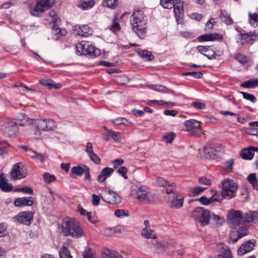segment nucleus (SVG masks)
<instances>
[{"label":"nucleus","mask_w":258,"mask_h":258,"mask_svg":"<svg viewBox=\"0 0 258 258\" xmlns=\"http://www.w3.org/2000/svg\"><path fill=\"white\" fill-rule=\"evenodd\" d=\"M170 206L172 208L179 209L183 206V198L181 196L174 195L169 201Z\"/></svg>","instance_id":"nucleus-23"},{"label":"nucleus","mask_w":258,"mask_h":258,"mask_svg":"<svg viewBox=\"0 0 258 258\" xmlns=\"http://www.w3.org/2000/svg\"><path fill=\"white\" fill-rule=\"evenodd\" d=\"M175 137L173 133H168L163 137V141L166 143H171Z\"/></svg>","instance_id":"nucleus-56"},{"label":"nucleus","mask_w":258,"mask_h":258,"mask_svg":"<svg viewBox=\"0 0 258 258\" xmlns=\"http://www.w3.org/2000/svg\"><path fill=\"white\" fill-rule=\"evenodd\" d=\"M238 232L237 236L240 238L247 234V230L243 224L237 226L235 228Z\"/></svg>","instance_id":"nucleus-47"},{"label":"nucleus","mask_w":258,"mask_h":258,"mask_svg":"<svg viewBox=\"0 0 258 258\" xmlns=\"http://www.w3.org/2000/svg\"><path fill=\"white\" fill-rule=\"evenodd\" d=\"M102 200L110 205H116L121 202V197L115 191L108 188H105L100 194Z\"/></svg>","instance_id":"nucleus-7"},{"label":"nucleus","mask_w":258,"mask_h":258,"mask_svg":"<svg viewBox=\"0 0 258 258\" xmlns=\"http://www.w3.org/2000/svg\"><path fill=\"white\" fill-rule=\"evenodd\" d=\"M184 76H191L195 78L199 79L201 78L203 75V74L201 72H185L183 74Z\"/></svg>","instance_id":"nucleus-59"},{"label":"nucleus","mask_w":258,"mask_h":258,"mask_svg":"<svg viewBox=\"0 0 258 258\" xmlns=\"http://www.w3.org/2000/svg\"><path fill=\"white\" fill-rule=\"evenodd\" d=\"M174 0H161L160 5L165 9H171L173 7Z\"/></svg>","instance_id":"nucleus-52"},{"label":"nucleus","mask_w":258,"mask_h":258,"mask_svg":"<svg viewBox=\"0 0 258 258\" xmlns=\"http://www.w3.org/2000/svg\"><path fill=\"white\" fill-rule=\"evenodd\" d=\"M40 84L51 90L52 89H58L61 88L62 85L59 83L55 84L54 81L50 79H42L39 80Z\"/></svg>","instance_id":"nucleus-29"},{"label":"nucleus","mask_w":258,"mask_h":258,"mask_svg":"<svg viewBox=\"0 0 258 258\" xmlns=\"http://www.w3.org/2000/svg\"><path fill=\"white\" fill-rule=\"evenodd\" d=\"M254 151L257 152L258 148L250 147L245 148L242 150L240 156L244 159L251 160L253 157Z\"/></svg>","instance_id":"nucleus-25"},{"label":"nucleus","mask_w":258,"mask_h":258,"mask_svg":"<svg viewBox=\"0 0 258 258\" xmlns=\"http://www.w3.org/2000/svg\"><path fill=\"white\" fill-rule=\"evenodd\" d=\"M241 86L247 88H252L257 87L258 86V78L245 81L241 84Z\"/></svg>","instance_id":"nucleus-42"},{"label":"nucleus","mask_w":258,"mask_h":258,"mask_svg":"<svg viewBox=\"0 0 258 258\" xmlns=\"http://www.w3.org/2000/svg\"><path fill=\"white\" fill-rule=\"evenodd\" d=\"M107 132L110 134L111 138L116 142H120L123 139L120 132H116L111 130H107Z\"/></svg>","instance_id":"nucleus-41"},{"label":"nucleus","mask_w":258,"mask_h":258,"mask_svg":"<svg viewBox=\"0 0 258 258\" xmlns=\"http://www.w3.org/2000/svg\"><path fill=\"white\" fill-rule=\"evenodd\" d=\"M241 42L242 44L249 43L254 40L255 35L254 33H241Z\"/></svg>","instance_id":"nucleus-35"},{"label":"nucleus","mask_w":258,"mask_h":258,"mask_svg":"<svg viewBox=\"0 0 258 258\" xmlns=\"http://www.w3.org/2000/svg\"><path fill=\"white\" fill-rule=\"evenodd\" d=\"M130 23L133 31L140 38L144 39L147 32V19L143 12H135L131 16Z\"/></svg>","instance_id":"nucleus-1"},{"label":"nucleus","mask_w":258,"mask_h":258,"mask_svg":"<svg viewBox=\"0 0 258 258\" xmlns=\"http://www.w3.org/2000/svg\"><path fill=\"white\" fill-rule=\"evenodd\" d=\"M206 189V187L196 186L190 188L188 190V193L190 196L195 197L200 195Z\"/></svg>","instance_id":"nucleus-40"},{"label":"nucleus","mask_w":258,"mask_h":258,"mask_svg":"<svg viewBox=\"0 0 258 258\" xmlns=\"http://www.w3.org/2000/svg\"><path fill=\"white\" fill-rule=\"evenodd\" d=\"M219 18L227 25H230L233 23L232 19L226 10L221 11L219 15Z\"/></svg>","instance_id":"nucleus-34"},{"label":"nucleus","mask_w":258,"mask_h":258,"mask_svg":"<svg viewBox=\"0 0 258 258\" xmlns=\"http://www.w3.org/2000/svg\"><path fill=\"white\" fill-rule=\"evenodd\" d=\"M1 130L9 137H14L19 133L17 124L14 121H9L5 123Z\"/></svg>","instance_id":"nucleus-14"},{"label":"nucleus","mask_w":258,"mask_h":258,"mask_svg":"<svg viewBox=\"0 0 258 258\" xmlns=\"http://www.w3.org/2000/svg\"><path fill=\"white\" fill-rule=\"evenodd\" d=\"M114 215L116 217L119 218H122L128 216V212L124 210H116L114 212Z\"/></svg>","instance_id":"nucleus-54"},{"label":"nucleus","mask_w":258,"mask_h":258,"mask_svg":"<svg viewBox=\"0 0 258 258\" xmlns=\"http://www.w3.org/2000/svg\"><path fill=\"white\" fill-rule=\"evenodd\" d=\"M144 224L145 227L143 228L141 232L143 237L148 239H155L156 238V233L154 230L151 229L150 222L147 220H145L144 221Z\"/></svg>","instance_id":"nucleus-19"},{"label":"nucleus","mask_w":258,"mask_h":258,"mask_svg":"<svg viewBox=\"0 0 258 258\" xmlns=\"http://www.w3.org/2000/svg\"><path fill=\"white\" fill-rule=\"evenodd\" d=\"M27 170L22 163L16 164L11 171V176L14 180L21 179L27 175Z\"/></svg>","instance_id":"nucleus-12"},{"label":"nucleus","mask_w":258,"mask_h":258,"mask_svg":"<svg viewBox=\"0 0 258 258\" xmlns=\"http://www.w3.org/2000/svg\"><path fill=\"white\" fill-rule=\"evenodd\" d=\"M249 22L250 24L254 27L258 26V14L249 13Z\"/></svg>","instance_id":"nucleus-48"},{"label":"nucleus","mask_w":258,"mask_h":258,"mask_svg":"<svg viewBox=\"0 0 258 258\" xmlns=\"http://www.w3.org/2000/svg\"><path fill=\"white\" fill-rule=\"evenodd\" d=\"M33 218V213L31 212H23L15 217V219L19 223L29 225Z\"/></svg>","instance_id":"nucleus-16"},{"label":"nucleus","mask_w":258,"mask_h":258,"mask_svg":"<svg viewBox=\"0 0 258 258\" xmlns=\"http://www.w3.org/2000/svg\"><path fill=\"white\" fill-rule=\"evenodd\" d=\"M136 198L139 202L144 204L149 203L153 199L152 194L143 186L139 187L136 191Z\"/></svg>","instance_id":"nucleus-13"},{"label":"nucleus","mask_w":258,"mask_h":258,"mask_svg":"<svg viewBox=\"0 0 258 258\" xmlns=\"http://www.w3.org/2000/svg\"><path fill=\"white\" fill-rule=\"evenodd\" d=\"M243 220L247 223H256L258 222V212L249 211L243 215Z\"/></svg>","instance_id":"nucleus-27"},{"label":"nucleus","mask_w":258,"mask_h":258,"mask_svg":"<svg viewBox=\"0 0 258 258\" xmlns=\"http://www.w3.org/2000/svg\"><path fill=\"white\" fill-rule=\"evenodd\" d=\"M254 246V242L251 240H248L244 242L238 248L237 250L238 254L242 255L247 252H250L252 250Z\"/></svg>","instance_id":"nucleus-22"},{"label":"nucleus","mask_w":258,"mask_h":258,"mask_svg":"<svg viewBox=\"0 0 258 258\" xmlns=\"http://www.w3.org/2000/svg\"><path fill=\"white\" fill-rule=\"evenodd\" d=\"M156 184L159 186H169L172 187V188H175V185L174 183H170L169 181L166 180L164 178L160 177H159L157 178Z\"/></svg>","instance_id":"nucleus-39"},{"label":"nucleus","mask_w":258,"mask_h":258,"mask_svg":"<svg viewBox=\"0 0 258 258\" xmlns=\"http://www.w3.org/2000/svg\"><path fill=\"white\" fill-rule=\"evenodd\" d=\"M219 254L215 258H233L229 247L224 243H219L217 246Z\"/></svg>","instance_id":"nucleus-18"},{"label":"nucleus","mask_w":258,"mask_h":258,"mask_svg":"<svg viewBox=\"0 0 258 258\" xmlns=\"http://www.w3.org/2000/svg\"><path fill=\"white\" fill-rule=\"evenodd\" d=\"M69 242H65L59 250L60 258H73L70 251L68 250L67 246Z\"/></svg>","instance_id":"nucleus-36"},{"label":"nucleus","mask_w":258,"mask_h":258,"mask_svg":"<svg viewBox=\"0 0 258 258\" xmlns=\"http://www.w3.org/2000/svg\"><path fill=\"white\" fill-rule=\"evenodd\" d=\"M174 12L176 17L177 24H182L183 18V2L178 1L174 5Z\"/></svg>","instance_id":"nucleus-17"},{"label":"nucleus","mask_w":258,"mask_h":258,"mask_svg":"<svg viewBox=\"0 0 258 258\" xmlns=\"http://www.w3.org/2000/svg\"><path fill=\"white\" fill-rule=\"evenodd\" d=\"M233 163L234 161L232 159H229L228 160L225 162L224 164V167L227 172H230L232 171Z\"/></svg>","instance_id":"nucleus-55"},{"label":"nucleus","mask_w":258,"mask_h":258,"mask_svg":"<svg viewBox=\"0 0 258 258\" xmlns=\"http://www.w3.org/2000/svg\"><path fill=\"white\" fill-rule=\"evenodd\" d=\"M247 180L252 185V186L257 190L258 180L255 173L250 174L247 177Z\"/></svg>","instance_id":"nucleus-49"},{"label":"nucleus","mask_w":258,"mask_h":258,"mask_svg":"<svg viewBox=\"0 0 258 258\" xmlns=\"http://www.w3.org/2000/svg\"><path fill=\"white\" fill-rule=\"evenodd\" d=\"M46 20L48 21L50 23H53V29L57 34L60 33L61 35H63L62 30L59 28L58 25L60 23V19L57 17V15L55 11H51L50 12L48 16L46 19Z\"/></svg>","instance_id":"nucleus-15"},{"label":"nucleus","mask_w":258,"mask_h":258,"mask_svg":"<svg viewBox=\"0 0 258 258\" xmlns=\"http://www.w3.org/2000/svg\"><path fill=\"white\" fill-rule=\"evenodd\" d=\"M234 58L241 64H245L248 61V58L246 56L240 53L236 54Z\"/></svg>","instance_id":"nucleus-53"},{"label":"nucleus","mask_w":258,"mask_h":258,"mask_svg":"<svg viewBox=\"0 0 258 258\" xmlns=\"http://www.w3.org/2000/svg\"><path fill=\"white\" fill-rule=\"evenodd\" d=\"M77 52L79 55H96L99 53L98 49H95V47L90 45L88 42L81 41L76 46Z\"/></svg>","instance_id":"nucleus-9"},{"label":"nucleus","mask_w":258,"mask_h":258,"mask_svg":"<svg viewBox=\"0 0 258 258\" xmlns=\"http://www.w3.org/2000/svg\"><path fill=\"white\" fill-rule=\"evenodd\" d=\"M28 155L35 160L39 161L40 162H44V158L43 155L41 154H38L33 151L30 150L28 152Z\"/></svg>","instance_id":"nucleus-46"},{"label":"nucleus","mask_w":258,"mask_h":258,"mask_svg":"<svg viewBox=\"0 0 258 258\" xmlns=\"http://www.w3.org/2000/svg\"><path fill=\"white\" fill-rule=\"evenodd\" d=\"M101 258H122V256L116 251L105 248L102 251Z\"/></svg>","instance_id":"nucleus-30"},{"label":"nucleus","mask_w":258,"mask_h":258,"mask_svg":"<svg viewBox=\"0 0 258 258\" xmlns=\"http://www.w3.org/2000/svg\"><path fill=\"white\" fill-rule=\"evenodd\" d=\"M16 191H22L24 193L32 195L33 194V189L28 186H25L22 188H18Z\"/></svg>","instance_id":"nucleus-61"},{"label":"nucleus","mask_w":258,"mask_h":258,"mask_svg":"<svg viewBox=\"0 0 258 258\" xmlns=\"http://www.w3.org/2000/svg\"><path fill=\"white\" fill-rule=\"evenodd\" d=\"M73 30L76 32L77 35L85 37L88 36L92 32L91 29L87 25L75 26Z\"/></svg>","instance_id":"nucleus-24"},{"label":"nucleus","mask_w":258,"mask_h":258,"mask_svg":"<svg viewBox=\"0 0 258 258\" xmlns=\"http://www.w3.org/2000/svg\"><path fill=\"white\" fill-rule=\"evenodd\" d=\"M94 5L93 0H81L80 4V7L82 9H88L91 8Z\"/></svg>","instance_id":"nucleus-44"},{"label":"nucleus","mask_w":258,"mask_h":258,"mask_svg":"<svg viewBox=\"0 0 258 258\" xmlns=\"http://www.w3.org/2000/svg\"><path fill=\"white\" fill-rule=\"evenodd\" d=\"M54 0H38L31 13L33 16H37L39 13H42L51 8L54 4Z\"/></svg>","instance_id":"nucleus-11"},{"label":"nucleus","mask_w":258,"mask_h":258,"mask_svg":"<svg viewBox=\"0 0 258 258\" xmlns=\"http://www.w3.org/2000/svg\"><path fill=\"white\" fill-rule=\"evenodd\" d=\"M223 39L222 34L218 33H208L200 36L199 41H222Z\"/></svg>","instance_id":"nucleus-21"},{"label":"nucleus","mask_w":258,"mask_h":258,"mask_svg":"<svg viewBox=\"0 0 258 258\" xmlns=\"http://www.w3.org/2000/svg\"><path fill=\"white\" fill-rule=\"evenodd\" d=\"M138 54L145 60L151 61L154 59V57L152 53L146 50H141L137 51Z\"/></svg>","instance_id":"nucleus-37"},{"label":"nucleus","mask_w":258,"mask_h":258,"mask_svg":"<svg viewBox=\"0 0 258 258\" xmlns=\"http://www.w3.org/2000/svg\"><path fill=\"white\" fill-rule=\"evenodd\" d=\"M241 94L245 99L249 100L252 102H255L256 101V98L252 94L245 92H241Z\"/></svg>","instance_id":"nucleus-60"},{"label":"nucleus","mask_w":258,"mask_h":258,"mask_svg":"<svg viewBox=\"0 0 258 258\" xmlns=\"http://www.w3.org/2000/svg\"><path fill=\"white\" fill-rule=\"evenodd\" d=\"M154 247L156 251L158 253L162 252L167 247V243L164 242L156 241L154 243Z\"/></svg>","instance_id":"nucleus-45"},{"label":"nucleus","mask_w":258,"mask_h":258,"mask_svg":"<svg viewBox=\"0 0 258 258\" xmlns=\"http://www.w3.org/2000/svg\"><path fill=\"white\" fill-rule=\"evenodd\" d=\"M199 183L203 185L210 186L212 184V182L210 179H209L206 177L202 176L199 178Z\"/></svg>","instance_id":"nucleus-58"},{"label":"nucleus","mask_w":258,"mask_h":258,"mask_svg":"<svg viewBox=\"0 0 258 258\" xmlns=\"http://www.w3.org/2000/svg\"><path fill=\"white\" fill-rule=\"evenodd\" d=\"M100 198L99 196L93 194L92 196V203L94 206H98L99 205Z\"/></svg>","instance_id":"nucleus-63"},{"label":"nucleus","mask_w":258,"mask_h":258,"mask_svg":"<svg viewBox=\"0 0 258 258\" xmlns=\"http://www.w3.org/2000/svg\"><path fill=\"white\" fill-rule=\"evenodd\" d=\"M43 178L45 181L47 183H50L54 181L56 179L54 175L45 173L43 175Z\"/></svg>","instance_id":"nucleus-57"},{"label":"nucleus","mask_w":258,"mask_h":258,"mask_svg":"<svg viewBox=\"0 0 258 258\" xmlns=\"http://www.w3.org/2000/svg\"><path fill=\"white\" fill-rule=\"evenodd\" d=\"M0 188L6 192L10 191L12 189V186L8 184L6 176L4 174H0Z\"/></svg>","instance_id":"nucleus-31"},{"label":"nucleus","mask_w":258,"mask_h":258,"mask_svg":"<svg viewBox=\"0 0 258 258\" xmlns=\"http://www.w3.org/2000/svg\"><path fill=\"white\" fill-rule=\"evenodd\" d=\"M212 212L203 207H197L192 212L191 215L194 220L200 223L202 226L209 224Z\"/></svg>","instance_id":"nucleus-5"},{"label":"nucleus","mask_w":258,"mask_h":258,"mask_svg":"<svg viewBox=\"0 0 258 258\" xmlns=\"http://www.w3.org/2000/svg\"><path fill=\"white\" fill-rule=\"evenodd\" d=\"M191 106L197 109H204L206 108V105L204 103L198 101L192 102Z\"/></svg>","instance_id":"nucleus-62"},{"label":"nucleus","mask_w":258,"mask_h":258,"mask_svg":"<svg viewBox=\"0 0 258 258\" xmlns=\"http://www.w3.org/2000/svg\"><path fill=\"white\" fill-rule=\"evenodd\" d=\"M14 204L17 207L31 206L33 204V200L32 197L18 198L16 199Z\"/></svg>","instance_id":"nucleus-26"},{"label":"nucleus","mask_w":258,"mask_h":258,"mask_svg":"<svg viewBox=\"0 0 258 258\" xmlns=\"http://www.w3.org/2000/svg\"><path fill=\"white\" fill-rule=\"evenodd\" d=\"M36 119L30 118L27 115L24 113L20 114L17 121V125L22 126L33 125L35 126Z\"/></svg>","instance_id":"nucleus-20"},{"label":"nucleus","mask_w":258,"mask_h":258,"mask_svg":"<svg viewBox=\"0 0 258 258\" xmlns=\"http://www.w3.org/2000/svg\"><path fill=\"white\" fill-rule=\"evenodd\" d=\"M150 88L160 93H168L170 92V91L168 88L162 85H150Z\"/></svg>","instance_id":"nucleus-43"},{"label":"nucleus","mask_w":258,"mask_h":258,"mask_svg":"<svg viewBox=\"0 0 258 258\" xmlns=\"http://www.w3.org/2000/svg\"><path fill=\"white\" fill-rule=\"evenodd\" d=\"M103 5L104 6L114 9L117 5V0H104Z\"/></svg>","instance_id":"nucleus-51"},{"label":"nucleus","mask_w":258,"mask_h":258,"mask_svg":"<svg viewBox=\"0 0 258 258\" xmlns=\"http://www.w3.org/2000/svg\"><path fill=\"white\" fill-rule=\"evenodd\" d=\"M111 121L115 125H127L130 122L128 120L124 117H118L113 119H112Z\"/></svg>","instance_id":"nucleus-50"},{"label":"nucleus","mask_w":258,"mask_h":258,"mask_svg":"<svg viewBox=\"0 0 258 258\" xmlns=\"http://www.w3.org/2000/svg\"><path fill=\"white\" fill-rule=\"evenodd\" d=\"M87 166L85 165H78L71 169V175L75 177V175L81 176L86 170Z\"/></svg>","instance_id":"nucleus-32"},{"label":"nucleus","mask_w":258,"mask_h":258,"mask_svg":"<svg viewBox=\"0 0 258 258\" xmlns=\"http://www.w3.org/2000/svg\"><path fill=\"white\" fill-rule=\"evenodd\" d=\"M196 49L199 53L205 55L210 59H219L220 57L223 54L222 51L217 53L211 46L199 45L197 47Z\"/></svg>","instance_id":"nucleus-10"},{"label":"nucleus","mask_w":258,"mask_h":258,"mask_svg":"<svg viewBox=\"0 0 258 258\" xmlns=\"http://www.w3.org/2000/svg\"><path fill=\"white\" fill-rule=\"evenodd\" d=\"M222 151L223 147L221 145L215 143L208 144L199 149V156L206 159H215L219 157Z\"/></svg>","instance_id":"nucleus-3"},{"label":"nucleus","mask_w":258,"mask_h":258,"mask_svg":"<svg viewBox=\"0 0 258 258\" xmlns=\"http://www.w3.org/2000/svg\"><path fill=\"white\" fill-rule=\"evenodd\" d=\"M36 131L35 132V138L39 139L41 137V132H50L56 128V122L50 118L36 119L35 126Z\"/></svg>","instance_id":"nucleus-4"},{"label":"nucleus","mask_w":258,"mask_h":258,"mask_svg":"<svg viewBox=\"0 0 258 258\" xmlns=\"http://www.w3.org/2000/svg\"><path fill=\"white\" fill-rule=\"evenodd\" d=\"M84 231L79 224L74 219H64L61 225V233L66 236L79 238L83 236Z\"/></svg>","instance_id":"nucleus-2"},{"label":"nucleus","mask_w":258,"mask_h":258,"mask_svg":"<svg viewBox=\"0 0 258 258\" xmlns=\"http://www.w3.org/2000/svg\"><path fill=\"white\" fill-rule=\"evenodd\" d=\"M227 218L230 227L233 228H237V226L242 224L241 222L243 220V216H242L241 211L234 209L228 211Z\"/></svg>","instance_id":"nucleus-8"},{"label":"nucleus","mask_w":258,"mask_h":258,"mask_svg":"<svg viewBox=\"0 0 258 258\" xmlns=\"http://www.w3.org/2000/svg\"><path fill=\"white\" fill-rule=\"evenodd\" d=\"M113 171V169L109 167H105L103 169L97 177L98 181L99 182H104L107 178L111 176Z\"/></svg>","instance_id":"nucleus-28"},{"label":"nucleus","mask_w":258,"mask_h":258,"mask_svg":"<svg viewBox=\"0 0 258 258\" xmlns=\"http://www.w3.org/2000/svg\"><path fill=\"white\" fill-rule=\"evenodd\" d=\"M222 184L221 194L223 198L231 199L236 196L237 185L233 180L229 178L225 179L222 181Z\"/></svg>","instance_id":"nucleus-6"},{"label":"nucleus","mask_w":258,"mask_h":258,"mask_svg":"<svg viewBox=\"0 0 258 258\" xmlns=\"http://www.w3.org/2000/svg\"><path fill=\"white\" fill-rule=\"evenodd\" d=\"M211 219L212 221L213 222V224L217 227L222 226L225 221L223 217L218 215H216L212 212L211 213Z\"/></svg>","instance_id":"nucleus-38"},{"label":"nucleus","mask_w":258,"mask_h":258,"mask_svg":"<svg viewBox=\"0 0 258 258\" xmlns=\"http://www.w3.org/2000/svg\"><path fill=\"white\" fill-rule=\"evenodd\" d=\"M183 124L186 127V131H190L192 129H197L200 126V122L195 119L186 120L184 122Z\"/></svg>","instance_id":"nucleus-33"},{"label":"nucleus","mask_w":258,"mask_h":258,"mask_svg":"<svg viewBox=\"0 0 258 258\" xmlns=\"http://www.w3.org/2000/svg\"><path fill=\"white\" fill-rule=\"evenodd\" d=\"M88 156L90 159L95 163L97 164H100V159L95 153H93L92 154H90Z\"/></svg>","instance_id":"nucleus-64"}]
</instances>
